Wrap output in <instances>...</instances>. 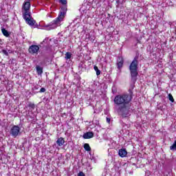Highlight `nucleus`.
Returning <instances> with one entry per match:
<instances>
[{
    "mask_svg": "<svg viewBox=\"0 0 176 176\" xmlns=\"http://www.w3.org/2000/svg\"><path fill=\"white\" fill-rule=\"evenodd\" d=\"M118 155L120 157H126L127 156V151L124 148H121L118 151Z\"/></svg>",
    "mask_w": 176,
    "mask_h": 176,
    "instance_id": "obj_11",
    "label": "nucleus"
},
{
    "mask_svg": "<svg viewBox=\"0 0 176 176\" xmlns=\"http://www.w3.org/2000/svg\"><path fill=\"white\" fill-rule=\"evenodd\" d=\"M94 69L96 71L97 76L101 75V71L100 69H98V67L95 65L94 67Z\"/></svg>",
    "mask_w": 176,
    "mask_h": 176,
    "instance_id": "obj_16",
    "label": "nucleus"
},
{
    "mask_svg": "<svg viewBox=\"0 0 176 176\" xmlns=\"http://www.w3.org/2000/svg\"><path fill=\"white\" fill-rule=\"evenodd\" d=\"M10 134L16 138L20 134V127L17 125H14L10 129Z\"/></svg>",
    "mask_w": 176,
    "mask_h": 176,
    "instance_id": "obj_6",
    "label": "nucleus"
},
{
    "mask_svg": "<svg viewBox=\"0 0 176 176\" xmlns=\"http://www.w3.org/2000/svg\"><path fill=\"white\" fill-rule=\"evenodd\" d=\"M65 142V140H64L63 138H59L56 141V144L58 146H63Z\"/></svg>",
    "mask_w": 176,
    "mask_h": 176,
    "instance_id": "obj_12",
    "label": "nucleus"
},
{
    "mask_svg": "<svg viewBox=\"0 0 176 176\" xmlns=\"http://www.w3.org/2000/svg\"><path fill=\"white\" fill-rule=\"evenodd\" d=\"M83 139L84 140H90V138H93L94 137V133L93 132H86L83 134Z\"/></svg>",
    "mask_w": 176,
    "mask_h": 176,
    "instance_id": "obj_8",
    "label": "nucleus"
},
{
    "mask_svg": "<svg viewBox=\"0 0 176 176\" xmlns=\"http://www.w3.org/2000/svg\"><path fill=\"white\" fill-rule=\"evenodd\" d=\"M31 1L27 0V1H25L22 6V12L23 16H30L31 14V12H30V10L31 9Z\"/></svg>",
    "mask_w": 176,
    "mask_h": 176,
    "instance_id": "obj_4",
    "label": "nucleus"
},
{
    "mask_svg": "<svg viewBox=\"0 0 176 176\" xmlns=\"http://www.w3.org/2000/svg\"><path fill=\"white\" fill-rule=\"evenodd\" d=\"M28 51L30 54H36L39 52V45H32L29 47Z\"/></svg>",
    "mask_w": 176,
    "mask_h": 176,
    "instance_id": "obj_7",
    "label": "nucleus"
},
{
    "mask_svg": "<svg viewBox=\"0 0 176 176\" xmlns=\"http://www.w3.org/2000/svg\"><path fill=\"white\" fill-rule=\"evenodd\" d=\"M137 43H141V41L138 39H137Z\"/></svg>",
    "mask_w": 176,
    "mask_h": 176,
    "instance_id": "obj_26",
    "label": "nucleus"
},
{
    "mask_svg": "<svg viewBox=\"0 0 176 176\" xmlns=\"http://www.w3.org/2000/svg\"><path fill=\"white\" fill-rule=\"evenodd\" d=\"M45 91H46V89L42 87L41 88L39 93H45Z\"/></svg>",
    "mask_w": 176,
    "mask_h": 176,
    "instance_id": "obj_24",
    "label": "nucleus"
},
{
    "mask_svg": "<svg viewBox=\"0 0 176 176\" xmlns=\"http://www.w3.org/2000/svg\"><path fill=\"white\" fill-rule=\"evenodd\" d=\"M168 100L171 102H174V97H173V95L171 94H168Z\"/></svg>",
    "mask_w": 176,
    "mask_h": 176,
    "instance_id": "obj_20",
    "label": "nucleus"
},
{
    "mask_svg": "<svg viewBox=\"0 0 176 176\" xmlns=\"http://www.w3.org/2000/svg\"><path fill=\"white\" fill-rule=\"evenodd\" d=\"M133 100V91H131L130 94H124L117 95L115 96L114 104L118 107L117 112L122 118H127L130 115V109H131V100Z\"/></svg>",
    "mask_w": 176,
    "mask_h": 176,
    "instance_id": "obj_1",
    "label": "nucleus"
},
{
    "mask_svg": "<svg viewBox=\"0 0 176 176\" xmlns=\"http://www.w3.org/2000/svg\"><path fill=\"white\" fill-rule=\"evenodd\" d=\"M28 108H30V109H32V110L35 109V104L31 102H29V104H28Z\"/></svg>",
    "mask_w": 176,
    "mask_h": 176,
    "instance_id": "obj_18",
    "label": "nucleus"
},
{
    "mask_svg": "<svg viewBox=\"0 0 176 176\" xmlns=\"http://www.w3.org/2000/svg\"><path fill=\"white\" fill-rule=\"evenodd\" d=\"M1 53H3V54H4V56H9V52H8L6 51V50H2Z\"/></svg>",
    "mask_w": 176,
    "mask_h": 176,
    "instance_id": "obj_21",
    "label": "nucleus"
},
{
    "mask_svg": "<svg viewBox=\"0 0 176 176\" xmlns=\"http://www.w3.org/2000/svg\"><path fill=\"white\" fill-rule=\"evenodd\" d=\"M67 6H63L61 7V12L59 14V16H61V19L62 20H64L65 17V14L67 13Z\"/></svg>",
    "mask_w": 176,
    "mask_h": 176,
    "instance_id": "obj_10",
    "label": "nucleus"
},
{
    "mask_svg": "<svg viewBox=\"0 0 176 176\" xmlns=\"http://www.w3.org/2000/svg\"><path fill=\"white\" fill-rule=\"evenodd\" d=\"M78 176H86L82 171H80L78 173Z\"/></svg>",
    "mask_w": 176,
    "mask_h": 176,
    "instance_id": "obj_23",
    "label": "nucleus"
},
{
    "mask_svg": "<svg viewBox=\"0 0 176 176\" xmlns=\"http://www.w3.org/2000/svg\"><path fill=\"white\" fill-rule=\"evenodd\" d=\"M61 17H63L61 15H58V17L52 22L45 25V28H48V30H56L57 27H60V25H61V21H63Z\"/></svg>",
    "mask_w": 176,
    "mask_h": 176,
    "instance_id": "obj_3",
    "label": "nucleus"
},
{
    "mask_svg": "<svg viewBox=\"0 0 176 176\" xmlns=\"http://www.w3.org/2000/svg\"><path fill=\"white\" fill-rule=\"evenodd\" d=\"M36 69L38 75H42V74H43V67H41V66L37 65L36 67Z\"/></svg>",
    "mask_w": 176,
    "mask_h": 176,
    "instance_id": "obj_13",
    "label": "nucleus"
},
{
    "mask_svg": "<svg viewBox=\"0 0 176 176\" xmlns=\"http://www.w3.org/2000/svg\"><path fill=\"white\" fill-rule=\"evenodd\" d=\"M118 60H119V61L117 62V67H118V69H120V68L123 67L124 59H123V57H122V56H118Z\"/></svg>",
    "mask_w": 176,
    "mask_h": 176,
    "instance_id": "obj_9",
    "label": "nucleus"
},
{
    "mask_svg": "<svg viewBox=\"0 0 176 176\" xmlns=\"http://www.w3.org/2000/svg\"><path fill=\"white\" fill-rule=\"evenodd\" d=\"M28 1H31V0H28Z\"/></svg>",
    "mask_w": 176,
    "mask_h": 176,
    "instance_id": "obj_28",
    "label": "nucleus"
},
{
    "mask_svg": "<svg viewBox=\"0 0 176 176\" xmlns=\"http://www.w3.org/2000/svg\"><path fill=\"white\" fill-rule=\"evenodd\" d=\"M35 90H38V87H34Z\"/></svg>",
    "mask_w": 176,
    "mask_h": 176,
    "instance_id": "obj_27",
    "label": "nucleus"
},
{
    "mask_svg": "<svg viewBox=\"0 0 176 176\" xmlns=\"http://www.w3.org/2000/svg\"><path fill=\"white\" fill-rule=\"evenodd\" d=\"M23 17L30 27H34V25H35L36 21L32 18L31 14H30V15H23Z\"/></svg>",
    "mask_w": 176,
    "mask_h": 176,
    "instance_id": "obj_5",
    "label": "nucleus"
},
{
    "mask_svg": "<svg viewBox=\"0 0 176 176\" xmlns=\"http://www.w3.org/2000/svg\"><path fill=\"white\" fill-rule=\"evenodd\" d=\"M107 123H111V119L107 118Z\"/></svg>",
    "mask_w": 176,
    "mask_h": 176,
    "instance_id": "obj_25",
    "label": "nucleus"
},
{
    "mask_svg": "<svg viewBox=\"0 0 176 176\" xmlns=\"http://www.w3.org/2000/svg\"><path fill=\"white\" fill-rule=\"evenodd\" d=\"M60 3H62V5H67V0H60Z\"/></svg>",
    "mask_w": 176,
    "mask_h": 176,
    "instance_id": "obj_22",
    "label": "nucleus"
},
{
    "mask_svg": "<svg viewBox=\"0 0 176 176\" xmlns=\"http://www.w3.org/2000/svg\"><path fill=\"white\" fill-rule=\"evenodd\" d=\"M1 32L4 36H6V38H8V36H10V33L8 32V30L5 28H1Z\"/></svg>",
    "mask_w": 176,
    "mask_h": 176,
    "instance_id": "obj_14",
    "label": "nucleus"
},
{
    "mask_svg": "<svg viewBox=\"0 0 176 176\" xmlns=\"http://www.w3.org/2000/svg\"><path fill=\"white\" fill-rule=\"evenodd\" d=\"M71 57H72V54L71 52H66V54H65V58H66V60L71 59Z\"/></svg>",
    "mask_w": 176,
    "mask_h": 176,
    "instance_id": "obj_17",
    "label": "nucleus"
},
{
    "mask_svg": "<svg viewBox=\"0 0 176 176\" xmlns=\"http://www.w3.org/2000/svg\"><path fill=\"white\" fill-rule=\"evenodd\" d=\"M170 151H176V140H175L173 145L170 146Z\"/></svg>",
    "mask_w": 176,
    "mask_h": 176,
    "instance_id": "obj_19",
    "label": "nucleus"
},
{
    "mask_svg": "<svg viewBox=\"0 0 176 176\" xmlns=\"http://www.w3.org/2000/svg\"><path fill=\"white\" fill-rule=\"evenodd\" d=\"M83 147L87 152H90L91 151V147H90V144H89V143L84 144Z\"/></svg>",
    "mask_w": 176,
    "mask_h": 176,
    "instance_id": "obj_15",
    "label": "nucleus"
},
{
    "mask_svg": "<svg viewBox=\"0 0 176 176\" xmlns=\"http://www.w3.org/2000/svg\"><path fill=\"white\" fill-rule=\"evenodd\" d=\"M138 56H135L129 65V71L131 74V82H137V76H138Z\"/></svg>",
    "mask_w": 176,
    "mask_h": 176,
    "instance_id": "obj_2",
    "label": "nucleus"
}]
</instances>
